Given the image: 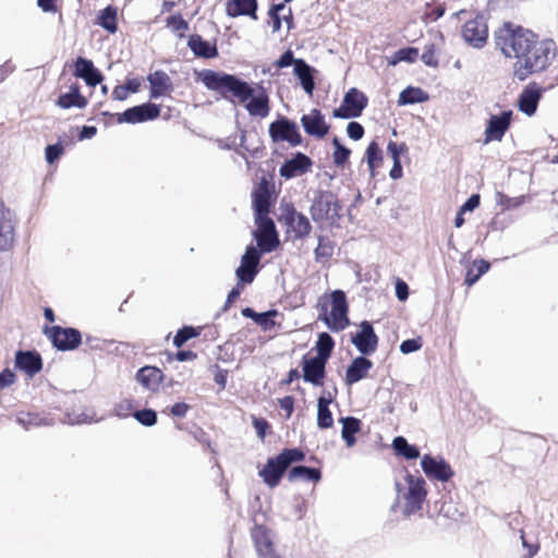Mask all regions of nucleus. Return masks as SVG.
Returning <instances> with one entry per match:
<instances>
[{"label":"nucleus","mask_w":558,"mask_h":558,"mask_svg":"<svg viewBox=\"0 0 558 558\" xmlns=\"http://www.w3.org/2000/svg\"><path fill=\"white\" fill-rule=\"evenodd\" d=\"M196 77L221 99L243 105L250 117L259 119L268 117L271 109L270 97L263 82L250 83L236 74L210 69L198 71Z\"/></svg>","instance_id":"nucleus-1"},{"label":"nucleus","mask_w":558,"mask_h":558,"mask_svg":"<svg viewBox=\"0 0 558 558\" xmlns=\"http://www.w3.org/2000/svg\"><path fill=\"white\" fill-rule=\"evenodd\" d=\"M537 37V34L521 25L506 22L502 28L495 33V43L506 58H514L515 61H522L530 54V49Z\"/></svg>","instance_id":"nucleus-2"},{"label":"nucleus","mask_w":558,"mask_h":558,"mask_svg":"<svg viewBox=\"0 0 558 558\" xmlns=\"http://www.w3.org/2000/svg\"><path fill=\"white\" fill-rule=\"evenodd\" d=\"M557 46L553 39H539L530 49V54L522 61H515L512 66L514 81L524 82L531 75L546 71L555 60Z\"/></svg>","instance_id":"nucleus-3"},{"label":"nucleus","mask_w":558,"mask_h":558,"mask_svg":"<svg viewBox=\"0 0 558 558\" xmlns=\"http://www.w3.org/2000/svg\"><path fill=\"white\" fill-rule=\"evenodd\" d=\"M318 320L332 332H340L350 325L349 303L343 290L336 289L318 299Z\"/></svg>","instance_id":"nucleus-4"},{"label":"nucleus","mask_w":558,"mask_h":558,"mask_svg":"<svg viewBox=\"0 0 558 558\" xmlns=\"http://www.w3.org/2000/svg\"><path fill=\"white\" fill-rule=\"evenodd\" d=\"M343 204L338 195L330 190H317L314 192L310 215L315 223L328 222L330 227H339L343 218Z\"/></svg>","instance_id":"nucleus-5"},{"label":"nucleus","mask_w":558,"mask_h":558,"mask_svg":"<svg viewBox=\"0 0 558 558\" xmlns=\"http://www.w3.org/2000/svg\"><path fill=\"white\" fill-rule=\"evenodd\" d=\"M44 333L50 340L52 347L60 352L74 351L83 343L81 330L74 327L45 326Z\"/></svg>","instance_id":"nucleus-6"},{"label":"nucleus","mask_w":558,"mask_h":558,"mask_svg":"<svg viewBox=\"0 0 558 558\" xmlns=\"http://www.w3.org/2000/svg\"><path fill=\"white\" fill-rule=\"evenodd\" d=\"M268 134L274 144L287 142L291 147L303 144L299 125L283 114H278L277 119L269 124Z\"/></svg>","instance_id":"nucleus-7"},{"label":"nucleus","mask_w":558,"mask_h":558,"mask_svg":"<svg viewBox=\"0 0 558 558\" xmlns=\"http://www.w3.org/2000/svg\"><path fill=\"white\" fill-rule=\"evenodd\" d=\"M404 481L408 485V489L403 495L405 502L402 514L409 518L422 509L427 496V490L425 480L421 475L414 476L407 472Z\"/></svg>","instance_id":"nucleus-8"},{"label":"nucleus","mask_w":558,"mask_h":558,"mask_svg":"<svg viewBox=\"0 0 558 558\" xmlns=\"http://www.w3.org/2000/svg\"><path fill=\"white\" fill-rule=\"evenodd\" d=\"M263 252H259L254 244H248L235 268V277L240 284H251L260 271Z\"/></svg>","instance_id":"nucleus-9"},{"label":"nucleus","mask_w":558,"mask_h":558,"mask_svg":"<svg viewBox=\"0 0 558 558\" xmlns=\"http://www.w3.org/2000/svg\"><path fill=\"white\" fill-rule=\"evenodd\" d=\"M461 35L465 43L476 49L483 48L488 39L487 16L477 12L475 16L464 23Z\"/></svg>","instance_id":"nucleus-10"},{"label":"nucleus","mask_w":558,"mask_h":558,"mask_svg":"<svg viewBox=\"0 0 558 558\" xmlns=\"http://www.w3.org/2000/svg\"><path fill=\"white\" fill-rule=\"evenodd\" d=\"M421 468L425 476L430 481L447 483L454 476L453 469L440 454H424L421 458Z\"/></svg>","instance_id":"nucleus-11"},{"label":"nucleus","mask_w":558,"mask_h":558,"mask_svg":"<svg viewBox=\"0 0 558 558\" xmlns=\"http://www.w3.org/2000/svg\"><path fill=\"white\" fill-rule=\"evenodd\" d=\"M161 106L151 101H146L125 109L121 113H117V122L119 124H137L147 121H154L159 118Z\"/></svg>","instance_id":"nucleus-12"},{"label":"nucleus","mask_w":558,"mask_h":558,"mask_svg":"<svg viewBox=\"0 0 558 558\" xmlns=\"http://www.w3.org/2000/svg\"><path fill=\"white\" fill-rule=\"evenodd\" d=\"M378 336L375 332L373 324L368 320L360 323V329L351 335V342L361 353L360 355H372L378 347Z\"/></svg>","instance_id":"nucleus-13"},{"label":"nucleus","mask_w":558,"mask_h":558,"mask_svg":"<svg viewBox=\"0 0 558 558\" xmlns=\"http://www.w3.org/2000/svg\"><path fill=\"white\" fill-rule=\"evenodd\" d=\"M512 116L513 111L510 109L492 114L486 121L484 143L500 142L511 126Z\"/></svg>","instance_id":"nucleus-14"},{"label":"nucleus","mask_w":558,"mask_h":558,"mask_svg":"<svg viewBox=\"0 0 558 558\" xmlns=\"http://www.w3.org/2000/svg\"><path fill=\"white\" fill-rule=\"evenodd\" d=\"M327 363L328 362L323 359L305 353L301 361L303 380L315 387L323 386L327 375Z\"/></svg>","instance_id":"nucleus-15"},{"label":"nucleus","mask_w":558,"mask_h":558,"mask_svg":"<svg viewBox=\"0 0 558 558\" xmlns=\"http://www.w3.org/2000/svg\"><path fill=\"white\" fill-rule=\"evenodd\" d=\"M300 122L304 132L316 140L324 138L330 132V124L327 123L325 114L318 108H313L308 113L302 114Z\"/></svg>","instance_id":"nucleus-16"},{"label":"nucleus","mask_w":558,"mask_h":558,"mask_svg":"<svg viewBox=\"0 0 558 558\" xmlns=\"http://www.w3.org/2000/svg\"><path fill=\"white\" fill-rule=\"evenodd\" d=\"M251 197L254 216L270 213L275 198L272 195V186L265 177H263L258 185L253 189Z\"/></svg>","instance_id":"nucleus-17"},{"label":"nucleus","mask_w":558,"mask_h":558,"mask_svg":"<svg viewBox=\"0 0 558 558\" xmlns=\"http://www.w3.org/2000/svg\"><path fill=\"white\" fill-rule=\"evenodd\" d=\"M313 160L302 151H295L291 158L286 159L279 168V174L286 180L301 177L311 171Z\"/></svg>","instance_id":"nucleus-18"},{"label":"nucleus","mask_w":558,"mask_h":558,"mask_svg":"<svg viewBox=\"0 0 558 558\" xmlns=\"http://www.w3.org/2000/svg\"><path fill=\"white\" fill-rule=\"evenodd\" d=\"M72 74L76 78L83 80L89 87H96L105 78L102 72L95 66L93 60L82 56L74 60Z\"/></svg>","instance_id":"nucleus-19"},{"label":"nucleus","mask_w":558,"mask_h":558,"mask_svg":"<svg viewBox=\"0 0 558 558\" xmlns=\"http://www.w3.org/2000/svg\"><path fill=\"white\" fill-rule=\"evenodd\" d=\"M544 89L536 83H529L520 93L517 106L520 112L527 117L536 113Z\"/></svg>","instance_id":"nucleus-20"},{"label":"nucleus","mask_w":558,"mask_h":558,"mask_svg":"<svg viewBox=\"0 0 558 558\" xmlns=\"http://www.w3.org/2000/svg\"><path fill=\"white\" fill-rule=\"evenodd\" d=\"M14 367L27 375L28 378H33L43 368V357L36 350H17Z\"/></svg>","instance_id":"nucleus-21"},{"label":"nucleus","mask_w":558,"mask_h":558,"mask_svg":"<svg viewBox=\"0 0 558 558\" xmlns=\"http://www.w3.org/2000/svg\"><path fill=\"white\" fill-rule=\"evenodd\" d=\"M284 222L293 232L295 240H304L312 232L310 219L301 211H298L293 205H290L284 215Z\"/></svg>","instance_id":"nucleus-22"},{"label":"nucleus","mask_w":558,"mask_h":558,"mask_svg":"<svg viewBox=\"0 0 558 558\" xmlns=\"http://www.w3.org/2000/svg\"><path fill=\"white\" fill-rule=\"evenodd\" d=\"M318 73L317 69L311 65L306 60L299 59L296 64H294L293 75L299 81L302 89L308 95L313 96V93L316 88V74Z\"/></svg>","instance_id":"nucleus-23"},{"label":"nucleus","mask_w":558,"mask_h":558,"mask_svg":"<svg viewBox=\"0 0 558 558\" xmlns=\"http://www.w3.org/2000/svg\"><path fill=\"white\" fill-rule=\"evenodd\" d=\"M287 472V468L280 462L277 456L269 457L258 475L269 488L277 487Z\"/></svg>","instance_id":"nucleus-24"},{"label":"nucleus","mask_w":558,"mask_h":558,"mask_svg":"<svg viewBox=\"0 0 558 558\" xmlns=\"http://www.w3.org/2000/svg\"><path fill=\"white\" fill-rule=\"evenodd\" d=\"M270 530L262 524H255L251 535L259 558H277L274 554V543Z\"/></svg>","instance_id":"nucleus-25"},{"label":"nucleus","mask_w":558,"mask_h":558,"mask_svg":"<svg viewBox=\"0 0 558 558\" xmlns=\"http://www.w3.org/2000/svg\"><path fill=\"white\" fill-rule=\"evenodd\" d=\"M373 367V362L364 355L354 357L345 369L344 383L352 386L366 378Z\"/></svg>","instance_id":"nucleus-26"},{"label":"nucleus","mask_w":558,"mask_h":558,"mask_svg":"<svg viewBox=\"0 0 558 558\" xmlns=\"http://www.w3.org/2000/svg\"><path fill=\"white\" fill-rule=\"evenodd\" d=\"M149 98L158 99L173 90V83L163 70H156L147 75Z\"/></svg>","instance_id":"nucleus-27"},{"label":"nucleus","mask_w":558,"mask_h":558,"mask_svg":"<svg viewBox=\"0 0 558 558\" xmlns=\"http://www.w3.org/2000/svg\"><path fill=\"white\" fill-rule=\"evenodd\" d=\"M166 376L162 371L153 365H144L140 367L135 374L136 381L144 388L155 392L163 383Z\"/></svg>","instance_id":"nucleus-28"},{"label":"nucleus","mask_w":558,"mask_h":558,"mask_svg":"<svg viewBox=\"0 0 558 558\" xmlns=\"http://www.w3.org/2000/svg\"><path fill=\"white\" fill-rule=\"evenodd\" d=\"M258 11V0H227L226 14L235 19L239 16H248L256 21Z\"/></svg>","instance_id":"nucleus-29"},{"label":"nucleus","mask_w":558,"mask_h":558,"mask_svg":"<svg viewBox=\"0 0 558 558\" xmlns=\"http://www.w3.org/2000/svg\"><path fill=\"white\" fill-rule=\"evenodd\" d=\"M187 47L196 58L214 59L219 54L216 43H210L199 34L189 36Z\"/></svg>","instance_id":"nucleus-30"},{"label":"nucleus","mask_w":558,"mask_h":558,"mask_svg":"<svg viewBox=\"0 0 558 558\" xmlns=\"http://www.w3.org/2000/svg\"><path fill=\"white\" fill-rule=\"evenodd\" d=\"M0 209V251L7 252L12 248L14 241V226L12 211L1 203Z\"/></svg>","instance_id":"nucleus-31"},{"label":"nucleus","mask_w":558,"mask_h":558,"mask_svg":"<svg viewBox=\"0 0 558 558\" xmlns=\"http://www.w3.org/2000/svg\"><path fill=\"white\" fill-rule=\"evenodd\" d=\"M56 105L62 109H83L88 105V100L84 95H82L78 83H73L69 87L68 92L61 93L58 96Z\"/></svg>","instance_id":"nucleus-32"},{"label":"nucleus","mask_w":558,"mask_h":558,"mask_svg":"<svg viewBox=\"0 0 558 558\" xmlns=\"http://www.w3.org/2000/svg\"><path fill=\"white\" fill-rule=\"evenodd\" d=\"M323 474L319 468L307 466L304 464H296L291 466L288 471L287 478L290 483L299 480L311 483H318L322 481Z\"/></svg>","instance_id":"nucleus-33"},{"label":"nucleus","mask_w":558,"mask_h":558,"mask_svg":"<svg viewBox=\"0 0 558 558\" xmlns=\"http://www.w3.org/2000/svg\"><path fill=\"white\" fill-rule=\"evenodd\" d=\"M344 105H348L354 117L359 118L362 116L364 109L368 105V98L362 90L356 87H351L343 96Z\"/></svg>","instance_id":"nucleus-34"},{"label":"nucleus","mask_w":558,"mask_h":558,"mask_svg":"<svg viewBox=\"0 0 558 558\" xmlns=\"http://www.w3.org/2000/svg\"><path fill=\"white\" fill-rule=\"evenodd\" d=\"M342 424L341 437L347 447L351 448L356 442V434L361 432L362 422L354 416H344L340 418Z\"/></svg>","instance_id":"nucleus-35"},{"label":"nucleus","mask_w":558,"mask_h":558,"mask_svg":"<svg viewBox=\"0 0 558 558\" xmlns=\"http://www.w3.org/2000/svg\"><path fill=\"white\" fill-rule=\"evenodd\" d=\"M391 448L396 456L405 460H415L420 458V448L410 444L403 436H396L392 440Z\"/></svg>","instance_id":"nucleus-36"},{"label":"nucleus","mask_w":558,"mask_h":558,"mask_svg":"<svg viewBox=\"0 0 558 558\" xmlns=\"http://www.w3.org/2000/svg\"><path fill=\"white\" fill-rule=\"evenodd\" d=\"M364 160L367 163L369 174L375 178L377 174V168L380 167L384 160V153L378 142L373 140L366 147L364 154Z\"/></svg>","instance_id":"nucleus-37"},{"label":"nucleus","mask_w":558,"mask_h":558,"mask_svg":"<svg viewBox=\"0 0 558 558\" xmlns=\"http://www.w3.org/2000/svg\"><path fill=\"white\" fill-rule=\"evenodd\" d=\"M429 99V95L427 92L422 89L421 87L408 86L402 89L399 94V98L397 100L398 106H408L415 104H423Z\"/></svg>","instance_id":"nucleus-38"},{"label":"nucleus","mask_w":558,"mask_h":558,"mask_svg":"<svg viewBox=\"0 0 558 558\" xmlns=\"http://www.w3.org/2000/svg\"><path fill=\"white\" fill-rule=\"evenodd\" d=\"M96 24L107 31L109 34H114L118 31V10L113 5H107L100 10L96 17Z\"/></svg>","instance_id":"nucleus-39"},{"label":"nucleus","mask_w":558,"mask_h":558,"mask_svg":"<svg viewBox=\"0 0 558 558\" xmlns=\"http://www.w3.org/2000/svg\"><path fill=\"white\" fill-rule=\"evenodd\" d=\"M489 269L490 263L488 260L484 258L473 260L472 265L466 269L464 284L469 288L474 286Z\"/></svg>","instance_id":"nucleus-40"},{"label":"nucleus","mask_w":558,"mask_h":558,"mask_svg":"<svg viewBox=\"0 0 558 558\" xmlns=\"http://www.w3.org/2000/svg\"><path fill=\"white\" fill-rule=\"evenodd\" d=\"M335 345V339L330 336V333L326 331L319 332L314 347V350L316 351L315 356L328 362L332 355Z\"/></svg>","instance_id":"nucleus-41"},{"label":"nucleus","mask_w":558,"mask_h":558,"mask_svg":"<svg viewBox=\"0 0 558 558\" xmlns=\"http://www.w3.org/2000/svg\"><path fill=\"white\" fill-rule=\"evenodd\" d=\"M16 423L25 429L39 426L52 425V420L36 412H20L16 415Z\"/></svg>","instance_id":"nucleus-42"},{"label":"nucleus","mask_w":558,"mask_h":558,"mask_svg":"<svg viewBox=\"0 0 558 558\" xmlns=\"http://www.w3.org/2000/svg\"><path fill=\"white\" fill-rule=\"evenodd\" d=\"M317 246L314 250L315 262L325 263L332 257L336 243L323 234L317 235Z\"/></svg>","instance_id":"nucleus-43"},{"label":"nucleus","mask_w":558,"mask_h":558,"mask_svg":"<svg viewBox=\"0 0 558 558\" xmlns=\"http://www.w3.org/2000/svg\"><path fill=\"white\" fill-rule=\"evenodd\" d=\"M418 58V48L408 46L402 47L395 51L390 57L387 58L388 65L395 66L400 62L413 63Z\"/></svg>","instance_id":"nucleus-44"},{"label":"nucleus","mask_w":558,"mask_h":558,"mask_svg":"<svg viewBox=\"0 0 558 558\" xmlns=\"http://www.w3.org/2000/svg\"><path fill=\"white\" fill-rule=\"evenodd\" d=\"M331 144L333 147L332 161L335 166L343 168L347 163H349V159L352 151L349 147L342 144L341 140L338 136L332 137Z\"/></svg>","instance_id":"nucleus-45"},{"label":"nucleus","mask_w":558,"mask_h":558,"mask_svg":"<svg viewBox=\"0 0 558 558\" xmlns=\"http://www.w3.org/2000/svg\"><path fill=\"white\" fill-rule=\"evenodd\" d=\"M254 222L256 225V229L252 231V233L260 234L267 233L270 234L272 241H276V234H279L276 228V223L272 218L269 217V214L265 215H255Z\"/></svg>","instance_id":"nucleus-46"},{"label":"nucleus","mask_w":558,"mask_h":558,"mask_svg":"<svg viewBox=\"0 0 558 558\" xmlns=\"http://www.w3.org/2000/svg\"><path fill=\"white\" fill-rule=\"evenodd\" d=\"M280 462L288 469L293 463H299L305 460L306 454L303 449L299 447L283 448L276 454Z\"/></svg>","instance_id":"nucleus-47"},{"label":"nucleus","mask_w":558,"mask_h":558,"mask_svg":"<svg viewBox=\"0 0 558 558\" xmlns=\"http://www.w3.org/2000/svg\"><path fill=\"white\" fill-rule=\"evenodd\" d=\"M253 239L256 241V247L259 252L264 254L271 253L278 248L280 245L279 234H276V241H272L270 234L260 233L259 235L256 233H252Z\"/></svg>","instance_id":"nucleus-48"},{"label":"nucleus","mask_w":558,"mask_h":558,"mask_svg":"<svg viewBox=\"0 0 558 558\" xmlns=\"http://www.w3.org/2000/svg\"><path fill=\"white\" fill-rule=\"evenodd\" d=\"M201 335V330L192 325H184L177 330L173 337V345L175 348L183 347L189 340L197 338Z\"/></svg>","instance_id":"nucleus-49"},{"label":"nucleus","mask_w":558,"mask_h":558,"mask_svg":"<svg viewBox=\"0 0 558 558\" xmlns=\"http://www.w3.org/2000/svg\"><path fill=\"white\" fill-rule=\"evenodd\" d=\"M527 195H520L515 197L508 196L507 194L502 192L496 193V203L497 205L501 206L502 209L509 210V209H515L525 204L527 199Z\"/></svg>","instance_id":"nucleus-50"},{"label":"nucleus","mask_w":558,"mask_h":558,"mask_svg":"<svg viewBox=\"0 0 558 558\" xmlns=\"http://www.w3.org/2000/svg\"><path fill=\"white\" fill-rule=\"evenodd\" d=\"M132 416L136 420L138 424L145 427H153L158 422V413L156 410L151 408L136 410L132 413Z\"/></svg>","instance_id":"nucleus-51"},{"label":"nucleus","mask_w":558,"mask_h":558,"mask_svg":"<svg viewBox=\"0 0 558 558\" xmlns=\"http://www.w3.org/2000/svg\"><path fill=\"white\" fill-rule=\"evenodd\" d=\"M277 315L278 311L276 308L259 312L254 323L258 325L263 331H269L276 325L275 317Z\"/></svg>","instance_id":"nucleus-52"},{"label":"nucleus","mask_w":558,"mask_h":558,"mask_svg":"<svg viewBox=\"0 0 558 558\" xmlns=\"http://www.w3.org/2000/svg\"><path fill=\"white\" fill-rule=\"evenodd\" d=\"M64 146L62 140L59 138L54 144H48L45 148V160L48 165H53L64 155Z\"/></svg>","instance_id":"nucleus-53"},{"label":"nucleus","mask_w":558,"mask_h":558,"mask_svg":"<svg viewBox=\"0 0 558 558\" xmlns=\"http://www.w3.org/2000/svg\"><path fill=\"white\" fill-rule=\"evenodd\" d=\"M409 148L404 142L397 143L389 141L387 144V154L390 156L392 161H401V156L408 153Z\"/></svg>","instance_id":"nucleus-54"},{"label":"nucleus","mask_w":558,"mask_h":558,"mask_svg":"<svg viewBox=\"0 0 558 558\" xmlns=\"http://www.w3.org/2000/svg\"><path fill=\"white\" fill-rule=\"evenodd\" d=\"M422 62L430 68H437L439 64V60L436 57V46L435 44H427L424 46L423 53L421 56Z\"/></svg>","instance_id":"nucleus-55"},{"label":"nucleus","mask_w":558,"mask_h":558,"mask_svg":"<svg viewBox=\"0 0 558 558\" xmlns=\"http://www.w3.org/2000/svg\"><path fill=\"white\" fill-rule=\"evenodd\" d=\"M423 347V339L422 337L417 336L414 338H409L403 340L400 345L399 350L402 354H411L414 353Z\"/></svg>","instance_id":"nucleus-56"},{"label":"nucleus","mask_w":558,"mask_h":558,"mask_svg":"<svg viewBox=\"0 0 558 558\" xmlns=\"http://www.w3.org/2000/svg\"><path fill=\"white\" fill-rule=\"evenodd\" d=\"M252 425L255 429L257 437L260 438L262 440L266 438L271 428L270 423L266 418L254 415L252 416Z\"/></svg>","instance_id":"nucleus-57"},{"label":"nucleus","mask_w":558,"mask_h":558,"mask_svg":"<svg viewBox=\"0 0 558 558\" xmlns=\"http://www.w3.org/2000/svg\"><path fill=\"white\" fill-rule=\"evenodd\" d=\"M166 23L173 32H182L189 28V23L184 20L181 13L170 14L167 16Z\"/></svg>","instance_id":"nucleus-58"},{"label":"nucleus","mask_w":558,"mask_h":558,"mask_svg":"<svg viewBox=\"0 0 558 558\" xmlns=\"http://www.w3.org/2000/svg\"><path fill=\"white\" fill-rule=\"evenodd\" d=\"M300 58H295L294 57V53L291 49H287L286 51H283L280 57L275 61L274 65L277 68V69H284V68H289V66H293L294 68V64H296V62L299 61Z\"/></svg>","instance_id":"nucleus-59"},{"label":"nucleus","mask_w":558,"mask_h":558,"mask_svg":"<svg viewBox=\"0 0 558 558\" xmlns=\"http://www.w3.org/2000/svg\"><path fill=\"white\" fill-rule=\"evenodd\" d=\"M317 426L319 429H328L333 426V417L330 409H317Z\"/></svg>","instance_id":"nucleus-60"},{"label":"nucleus","mask_w":558,"mask_h":558,"mask_svg":"<svg viewBox=\"0 0 558 558\" xmlns=\"http://www.w3.org/2000/svg\"><path fill=\"white\" fill-rule=\"evenodd\" d=\"M166 355H167V362H169V363L174 360H177L179 362H187V361H193L197 357V353L192 350H179L175 353L167 351Z\"/></svg>","instance_id":"nucleus-61"},{"label":"nucleus","mask_w":558,"mask_h":558,"mask_svg":"<svg viewBox=\"0 0 558 558\" xmlns=\"http://www.w3.org/2000/svg\"><path fill=\"white\" fill-rule=\"evenodd\" d=\"M520 539L523 548H526L527 550L523 558H532L537 554L539 549V544L536 541L527 538L523 531H520Z\"/></svg>","instance_id":"nucleus-62"},{"label":"nucleus","mask_w":558,"mask_h":558,"mask_svg":"<svg viewBox=\"0 0 558 558\" xmlns=\"http://www.w3.org/2000/svg\"><path fill=\"white\" fill-rule=\"evenodd\" d=\"M245 286L246 284H240V282L236 280V284L228 292V295H227L226 302L221 308V312H227L229 310L231 304L240 298L242 290Z\"/></svg>","instance_id":"nucleus-63"},{"label":"nucleus","mask_w":558,"mask_h":558,"mask_svg":"<svg viewBox=\"0 0 558 558\" xmlns=\"http://www.w3.org/2000/svg\"><path fill=\"white\" fill-rule=\"evenodd\" d=\"M347 134L353 141H360L365 134L364 126L356 121H351L347 125Z\"/></svg>","instance_id":"nucleus-64"}]
</instances>
